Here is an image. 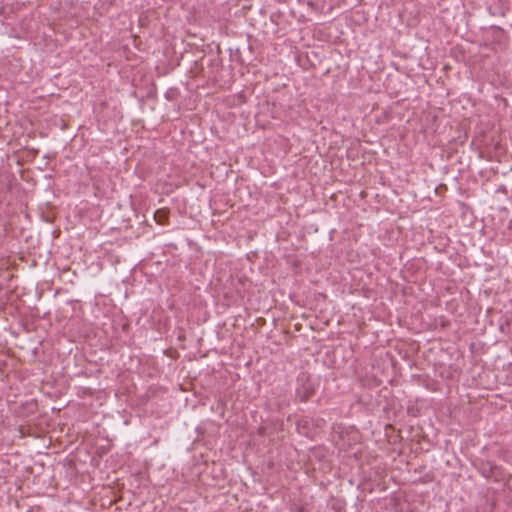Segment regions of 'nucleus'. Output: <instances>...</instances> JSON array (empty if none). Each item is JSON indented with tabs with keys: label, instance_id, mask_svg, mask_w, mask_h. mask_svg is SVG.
Instances as JSON below:
<instances>
[{
	"label": "nucleus",
	"instance_id": "obj_1",
	"mask_svg": "<svg viewBox=\"0 0 512 512\" xmlns=\"http://www.w3.org/2000/svg\"><path fill=\"white\" fill-rule=\"evenodd\" d=\"M296 398L301 402L308 401L315 393V387L309 376L301 373L297 378Z\"/></svg>",
	"mask_w": 512,
	"mask_h": 512
},
{
	"label": "nucleus",
	"instance_id": "obj_2",
	"mask_svg": "<svg viewBox=\"0 0 512 512\" xmlns=\"http://www.w3.org/2000/svg\"><path fill=\"white\" fill-rule=\"evenodd\" d=\"M478 470L481 473V475L487 479L500 481L503 478V469L491 461L481 462L479 464Z\"/></svg>",
	"mask_w": 512,
	"mask_h": 512
},
{
	"label": "nucleus",
	"instance_id": "obj_3",
	"mask_svg": "<svg viewBox=\"0 0 512 512\" xmlns=\"http://www.w3.org/2000/svg\"><path fill=\"white\" fill-rule=\"evenodd\" d=\"M154 218L158 224H165L169 218V212L165 209H158L154 214Z\"/></svg>",
	"mask_w": 512,
	"mask_h": 512
}]
</instances>
